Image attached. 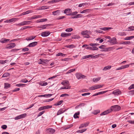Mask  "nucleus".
Masks as SVG:
<instances>
[{
  "label": "nucleus",
  "instance_id": "f257e3e1",
  "mask_svg": "<svg viewBox=\"0 0 134 134\" xmlns=\"http://www.w3.org/2000/svg\"><path fill=\"white\" fill-rule=\"evenodd\" d=\"M121 108L119 105H116L112 106L110 109L111 110V111H118L120 110Z\"/></svg>",
  "mask_w": 134,
  "mask_h": 134
},
{
  "label": "nucleus",
  "instance_id": "f03ea898",
  "mask_svg": "<svg viewBox=\"0 0 134 134\" xmlns=\"http://www.w3.org/2000/svg\"><path fill=\"white\" fill-rule=\"evenodd\" d=\"M103 86L102 85H96L94 86H92L89 88V89L91 90H95L96 89L100 88H102Z\"/></svg>",
  "mask_w": 134,
  "mask_h": 134
},
{
  "label": "nucleus",
  "instance_id": "7ed1b4c3",
  "mask_svg": "<svg viewBox=\"0 0 134 134\" xmlns=\"http://www.w3.org/2000/svg\"><path fill=\"white\" fill-rule=\"evenodd\" d=\"M108 42L110 43L112 45L115 44L117 43L116 38L115 37H113L108 41Z\"/></svg>",
  "mask_w": 134,
  "mask_h": 134
},
{
  "label": "nucleus",
  "instance_id": "20e7f679",
  "mask_svg": "<svg viewBox=\"0 0 134 134\" xmlns=\"http://www.w3.org/2000/svg\"><path fill=\"white\" fill-rule=\"evenodd\" d=\"M76 78L78 79H81L82 78H85L86 77L85 76L82 75L81 74L79 73H76L75 74Z\"/></svg>",
  "mask_w": 134,
  "mask_h": 134
},
{
  "label": "nucleus",
  "instance_id": "39448f33",
  "mask_svg": "<svg viewBox=\"0 0 134 134\" xmlns=\"http://www.w3.org/2000/svg\"><path fill=\"white\" fill-rule=\"evenodd\" d=\"M52 107L51 105H47L41 107L39 108L38 110L41 111L43 110L50 109Z\"/></svg>",
  "mask_w": 134,
  "mask_h": 134
},
{
  "label": "nucleus",
  "instance_id": "423d86ee",
  "mask_svg": "<svg viewBox=\"0 0 134 134\" xmlns=\"http://www.w3.org/2000/svg\"><path fill=\"white\" fill-rule=\"evenodd\" d=\"M51 32L48 31H46L42 32L41 34V35L42 37H45L48 36L49 35Z\"/></svg>",
  "mask_w": 134,
  "mask_h": 134
},
{
  "label": "nucleus",
  "instance_id": "0eeeda50",
  "mask_svg": "<svg viewBox=\"0 0 134 134\" xmlns=\"http://www.w3.org/2000/svg\"><path fill=\"white\" fill-rule=\"evenodd\" d=\"M88 31L87 30H85L81 32V34L83 35H84V37L86 38H89L90 36L88 35L87 34Z\"/></svg>",
  "mask_w": 134,
  "mask_h": 134
},
{
  "label": "nucleus",
  "instance_id": "6e6552de",
  "mask_svg": "<svg viewBox=\"0 0 134 134\" xmlns=\"http://www.w3.org/2000/svg\"><path fill=\"white\" fill-rule=\"evenodd\" d=\"M18 19L17 18H13L7 20L5 21L4 22L5 23H11L13 21H15Z\"/></svg>",
  "mask_w": 134,
  "mask_h": 134
},
{
  "label": "nucleus",
  "instance_id": "1a4fd4ad",
  "mask_svg": "<svg viewBox=\"0 0 134 134\" xmlns=\"http://www.w3.org/2000/svg\"><path fill=\"white\" fill-rule=\"evenodd\" d=\"M112 93L115 96H117L120 94H121V92L119 90L117 89L114 90Z\"/></svg>",
  "mask_w": 134,
  "mask_h": 134
},
{
  "label": "nucleus",
  "instance_id": "9d476101",
  "mask_svg": "<svg viewBox=\"0 0 134 134\" xmlns=\"http://www.w3.org/2000/svg\"><path fill=\"white\" fill-rule=\"evenodd\" d=\"M40 61L39 62V64H44L46 63H48L49 62V60H44L42 59H40Z\"/></svg>",
  "mask_w": 134,
  "mask_h": 134
},
{
  "label": "nucleus",
  "instance_id": "9b49d317",
  "mask_svg": "<svg viewBox=\"0 0 134 134\" xmlns=\"http://www.w3.org/2000/svg\"><path fill=\"white\" fill-rule=\"evenodd\" d=\"M37 44V42H34L29 44L27 47H34Z\"/></svg>",
  "mask_w": 134,
  "mask_h": 134
},
{
  "label": "nucleus",
  "instance_id": "f8f14e48",
  "mask_svg": "<svg viewBox=\"0 0 134 134\" xmlns=\"http://www.w3.org/2000/svg\"><path fill=\"white\" fill-rule=\"evenodd\" d=\"M111 112V110L110 109H109L107 110H106L104 112H102L100 114V115L102 116L108 114V113Z\"/></svg>",
  "mask_w": 134,
  "mask_h": 134
},
{
  "label": "nucleus",
  "instance_id": "ddd939ff",
  "mask_svg": "<svg viewBox=\"0 0 134 134\" xmlns=\"http://www.w3.org/2000/svg\"><path fill=\"white\" fill-rule=\"evenodd\" d=\"M90 123L89 122H86L84 123L83 124H82L79 126V128L80 129L82 128L83 127H86L88 126Z\"/></svg>",
  "mask_w": 134,
  "mask_h": 134
},
{
  "label": "nucleus",
  "instance_id": "4468645a",
  "mask_svg": "<svg viewBox=\"0 0 134 134\" xmlns=\"http://www.w3.org/2000/svg\"><path fill=\"white\" fill-rule=\"evenodd\" d=\"M66 110L65 109H60L58 110L57 113V115H59L63 113L64 112L66 111Z\"/></svg>",
  "mask_w": 134,
  "mask_h": 134
},
{
  "label": "nucleus",
  "instance_id": "2eb2a0df",
  "mask_svg": "<svg viewBox=\"0 0 134 134\" xmlns=\"http://www.w3.org/2000/svg\"><path fill=\"white\" fill-rule=\"evenodd\" d=\"M8 46L6 47V48L11 49L14 47L15 46V43H13L9 44Z\"/></svg>",
  "mask_w": 134,
  "mask_h": 134
},
{
  "label": "nucleus",
  "instance_id": "dca6fc26",
  "mask_svg": "<svg viewBox=\"0 0 134 134\" xmlns=\"http://www.w3.org/2000/svg\"><path fill=\"white\" fill-rule=\"evenodd\" d=\"M71 35V34L70 33H63L61 34V36L63 37H66L70 36Z\"/></svg>",
  "mask_w": 134,
  "mask_h": 134
},
{
  "label": "nucleus",
  "instance_id": "f3484780",
  "mask_svg": "<svg viewBox=\"0 0 134 134\" xmlns=\"http://www.w3.org/2000/svg\"><path fill=\"white\" fill-rule=\"evenodd\" d=\"M92 10V9H86L82 11V12H81L80 13L81 14L85 13H89Z\"/></svg>",
  "mask_w": 134,
  "mask_h": 134
},
{
  "label": "nucleus",
  "instance_id": "a211bd4d",
  "mask_svg": "<svg viewBox=\"0 0 134 134\" xmlns=\"http://www.w3.org/2000/svg\"><path fill=\"white\" fill-rule=\"evenodd\" d=\"M9 39H6L5 38H3L0 40V42L2 43H4L9 41Z\"/></svg>",
  "mask_w": 134,
  "mask_h": 134
},
{
  "label": "nucleus",
  "instance_id": "6ab92c4d",
  "mask_svg": "<svg viewBox=\"0 0 134 134\" xmlns=\"http://www.w3.org/2000/svg\"><path fill=\"white\" fill-rule=\"evenodd\" d=\"M47 131L50 133L53 134L54 133L55 131L54 129H53L49 128L47 129Z\"/></svg>",
  "mask_w": 134,
  "mask_h": 134
},
{
  "label": "nucleus",
  "instance_id": "aec40b11",
  "mask_svg": "<svg viewBox=\"0 0 134 134\" xmlns=\"http://www.w3.org/2000/svg\"><path fill=\"white\" fill-rule=\"evenodd\" d=\"M49 7H48L46 6H42L39 8L38 10H44L49 9Z\"/></svg>",
  "mask_w": 134,
  "mask_h": 134
},
{
  "label": "nucleus",
  "instance_id": "412c9836",
  "mask_svg": "<svg viewBox=\"0 0 134 134\" xmlns=\"http://www.w3.org/2000/svg\"><path fill=\"white\" fill-rule=\"evenodd\" d=\"M72 11L71 9L70 8H67L64 11V13L65 14H67L68 13H71Z\"/></svg>",
  "mask_w": 134,
  "mask_h": 134
},
{
  "label": "nucleus",
  "instance_id": "4be33fe9",
  "mask_svg": "<svg viewBox=\"0 0 134 134\" xmlns=\"http://www.w3.org/2000/svg\"><path fill=\"white\" fill-rule=\"evenodd\" d=\"M100 29L101 30H103L104 31H106L107 30H109L110 29H112V28L111 27H102L100 28Z\"/></svg>",
  "mask_w": 134,
  "mask_h": 134
},
{
  "label": "nucleus",
  "instance_id": "5701e85b",
  "mask_svg": "<svg viewBox=\"0 0 134 134\" xmlns=\"http://www.w3.org/2000/svg\"><path fill=\"white\" fill-rule=\"evenodd\" d=\"M80 114V112L78 111L77 113H76L74 115V117L75 119L76 118H79V117L78 116V115H79Z\"/></svg>",
  "mask_w": 134,
  "mask_h": 134
},
{
  "label": "nucleus",
  "instance_id": "b1692460",
  "mask_svg": "<svg viewBox=\"0 0 134 134\" xmlns=\"http://www.w3.org/2000/svg\"><path fill=\"white\" fill-rule=\"evenodd\" d=\"M36 37L35 36H32L28 37H27L26 40L27 41L31 40L34 39Z\"/></svg>",
  "mask_w": 134,
  "mask_h": 134
},
{
  "label": "nucleus",
  "instance_id": "393cba45",
  "mask_svg": "<svg viewBox=\"0 0 134 134\" xmlns=\"http://www.w3.org/2000/svg\"><path fill=\"white\" fill-rule=\"evenodd\" d=\"M100 111L99 110H94L92 112V113L93 114L95 115H96L99 113Z\"/></svg>",
  "mask_w": 134,
  "mask_h": 134
},
{
  "label": "nucleus",
  "instance_id": "a878e982",
  "mask_svg": "<svg viewBox=\"0 0 134 134\" xmlns=\"http://www.w3.org/2000/svg\"><path fill=\"white\" fill-rule=\"evenodd\" d=\"M111 66H105L103 69V71H106L110 69L111 68Z\"/></svg>",
  "mask_w": 134,
  "mask_h": 134
},
{
  "label": "nucleus",
  "instance_id": "bb28decb",
  "mask_svg": "<svg viewBox=\"0 0 134 134\" xmlns=\"http://www.w3.org/2000/svg\"><path fill=\"white\" fill-rule=\"evenodd\" d=\"M10 87V85L8 83H4V88L8 89Z\"/></svg>",
  "mask_w": 134,
  "mask_h": 134
},
{
  "label": "nucleus",
  "instance_id": "cd10ccee",
  "mask_svg": "<svg viewBox=\"0 0 134 134\" xmlns=\"http://www.w3.org/2000/svg\"><path fill=\"white\" fill-rule=\"evenodd\" d=\"M103 55V54H98L96 55H95V56H93V55L91 54V55L92 56L91 57V58H97L98 57H99V55Z\"/></svg>",
  "mask_w": 134,
  "mask_h": 134
},
{
  "label": "nucleus",
  "instance_id": "c85d7f7f",
  "mask_svg": "<svg viewBox=\"0 0 134 134\" xmlns=\"http://www.w3.org/2000/svg\"><path fill=\"white\" fill-rule=\"evenodd\" d=\"M86 130L87 129H83L82 130H80L77 131L76 132L77 133H82L86 131Z\"/></svg>",
  "mask_w": 134,
  "mask_h": 134
},
{
  "label": "nucleus",
  "instance_id": "c756f323",
  "mask_svg": "<svg viewBox=\"0 0 134 134\" xmlns=\"http://www.w3.org/2000/svg\"><path fill=\"white\" fill-rule=\"evenodd\" d=\"M100 79V77H98L96 78H93V81L94 82H96L99 81Z\"/></svg>",
  "mask_w": 134,
  "mask_h": 134
},
{
  "label": "nucleus",
  "instance_id": "7c9ffc66",
  "mask_svg": "<svg viewBox=\"0 0 134 134\" xmlns=\"http://www.w3.org/2000/svg\"><path fill=\"white\" fill-rule=\"evenodd\" d=\"M111 48V47H108L106 48H103V50H102V51H104V52H107L109 50H110V49Z\"/></svg>",
  "mask_w": 134,
  "mask_h": 134
},
{
  "label": "nucleus",
  "instance_id": "2f4dec72",
  "mask_svg": "<svg viewBox=\"0 0 134 134\" xmlns=\"http://www.w3.org/2000/svg\"><path fill=\"white\" fill-rule=\"evenodd\" d=\"M60 10H58L52 12L53 14L54 15H56L58 14L59 13Z\"/></svg>",
  "mask_w": 134,
  "mask_h": 134
},
{
  "label": "nucleus",
  "instance_id": "473e14b6",
  "mask_svg": "<svg viewBox=\"0 0 134 134\" xmlns=\"http://www.w3.org/2000/svg\"><path fill=\"white\" fill-rule=\"evenodd\" d=\"M134 38V36H132L130 37H127L124 38L125 40H129Z\"/></svg>",
  "mask_w": 134,
  "mask_h": 134
},
{
  "label": "nucleus",
  "instance_id": "72a5a7b5",
  "mask_svg": "<svg viewBox=\"0 0 134 134\" xmlns=\"http://www.w3.org/2000/svg\"><path fill=\"white\" fill-rule=\"evenodd\" d=\"M72 38L74 39H78L80 38L79 36L77 35H75L72 36Z\"/></svg>",
  "mask_w": 134,
  "mask_h": 134
},
{
  "label": "nucleus",
  "instance_id": "f704fd0d",
  "mask_svg": "<svg viewBox=\"0 0 134 134\" xmlns=\"http://www.w3.org/2000/svg\"><path fill=\"white\" fill-rule=\"evenodd\" d=\"M10 75V74L9 73L7 72L4 74L2 75V77H8Z\"/></svg>",
  "mask_w": 134,
  "mask_h": 134
},
{
  "label": "nucleus",
  "instance_id": "c9c22d12",
  "mask_svg": "<svg viewBox=\"0 0 134 134\" xmlns=\"http://www.w3.org/2000/svg\"><path fill=\"white\" fill-rule=\"evenodd\" d=\"M134 28V26H130L129 27V29L126 30L127 31H132L134 30L133 28Z\"/></svg>",
  "mask_w": 134,
  "mask_h": 134
},
{
  "label": "nucleus",
  "instance_id": "e433bc0d",
  "mask_svg": "<svg viewBox=\"0 0 134 134\" xmlns=\"http://www.w3.org/2000/svg\"><path fill=\"white\" fill-rule=\"evenodd\" d=\"M63 102V101L62 100H60L57 103L55 104L54 105H61L62 103Z\"/></svg>",
  "mask_w": 134,
  "mask_h": 134
},
{
  "label": "nucleus",
  "instance_id": "4c0bfd02",
  "mask_svg": "<svg viewBox=\"0 0 134 134\" xmlns=\"http://www.w3.org/2000/svg\"><path fill=\"white\" fill-rule=\"evenodd\" d=\"M65 55H66L65 54H63L61 53H59L56 55V56H64Z\"/></svg>",
  "mask_w": 134,
  "mask_h": 134
},
{
  "label": "nucleus",
  "instance_id": "58836bf2",
  "mask_svg": "<svg viewBox=\"0 0 134 134\" xmlns=\"http://www.w3.org/2000/svg\"><path fill=\"white\" fill-rule=\"evenodd\" d=\"M85 105V104L84 103H81L79 105H77L75 107V109H77L80 106H83Z\"/></svg>",
  "mask_w": 134,
  "mask_h": 134
},
{
  "label": "nucleus",
  "instance_id": "ea45409f",
  "mask_svg": "<svg viewBox=\"0 0 134 134\" xmlns=\"http://www.w3.org/2000/svg\"><path fill=\"white\" fill-rule=\"evenodd\" d=\"M66 47L70 48H75V46L73 44H71L67 46Z\"/></svg>",
  "mask_w": 134,
  "mask_h": 134
},
{
  "label": "nucleus",
  "instance_id": "a19ab883",
  "mask_svg": "<svg viewBox=\"0 0 134 134\" xmlns=\"http://www.w3.org/2000/svg\"><path fill=\"white\" fill-rule=\"evenodd\" d=\"M70 87L69 86H67L66 87H62L60 88V89H70Z\"/></svg>",
  "mask_w": 134,
  "mask_h": 134
},
{
  "label": "nucleus",
  "instance_id": "79ce46f5",
  "mask_svg": "<svg viewBox=\"0 0 134 134\" xmlns=\"http://www.w3.org/2000/svg\"><path fill=\"white\" fill-rule=\"evenodd\" d=\"M32 11L31 10H29L26 11V12H23V13L24 15H25L28 14L30 13H32Z\"/></svg>",
  "mask_w": 134,
  "mask_h": 134
},
{
  "label": "nucleus",
  "instance_id": "37998d69",
  "mask_svg": "<svg viewBox=\"0 0 134 134\" xmlns=\"http://www.w3.org/2000/svg\"><path fill=\"white\" fill-rule=\"evenodd\" d=\"M21 119L25 117L26 116V113H24L20 115Z\"/></svg>",
  "mask_w": 134,
  "mask_h": 134
},
{
  "label": "nucleus",
  "instance_id": "c03bdc74",
  "mask_svg": "<svg viewBox=\"0 0 134 134\" xmlns=\"http://www.w3.org/2000/svg\"><path fill=\"white\" fill-rule=\"evenodd\" d=\"M73 30L72 28H70L66 29L65 30V31L68 32H70L72 31Z\"/></svg>",
  "mask_w": 134,
  "mask_h": 134
},
{
  "label": "nucleus",
  "instance_id": "a18cd8bd",
  "mask_svg": "<svg viewBox=\"0 0 134 134\" xmlns=\"http://www.w3.org/2000/svg\"><path fill=\"white\" fill-rule=\"evenodd\" d=\"M44 112H45V111H43L40 112L37 115V117H39V116H41Z\"/></svg>",
  "mask_w": 134,
  "mask_h": 134
},
{
  "label": "nucleus",
  "instance_id": "49530a36",
  "mask_svg": "<svg viewBox=\"0 0 134 134\" xmlns=\"http://www.w3.org/2000/svg\"><path fill=\"white\" fill-rule=\"evenodd\" d=\"M7 61V60H5L4 61L3 60H0V64H4L6 63Z\"/></svg>",
  "mask_w": 134,
  "mask_h": 134
},
{
  "label": "nucleus",
  "instance_id": "de8ad7c7",
  "mask_svg": "<svg viewBox=\"0 0 134 134\" xmlns=\"http://www.w3.org/2000/svg\"><path fill=\"white\" fill-rule=\"evenodd\" d=\"M123 69L127 68L129 66V65L128 64H126L123 66H122Z\"/></svg>",
  "mask_w": 134,
  "mask_h": 134
},
{
  "label": "nucleus",
  "instance_id": "09e8293b",
  "mask_svg": "<svg viewBox=\"0 0 134 134\" xmlns=\"http://www.w3.org/2000/svg\"><path fill=\"white\" fill-rule=\"evenodd\" d=\"M99 45V44L98 43H91L90 44V45L92 46H97Z\"/></svg>",
  "mask_w": 134,
  "mask_h": 134
},
{
  "label": "nucleus",
  "instance_id": "8fccbe9b",
  "mask_svg": "<svg viewBox=\"0 0 134 134\" xmlns=\"http://www.w3.org/2000/svg\"><path fill=\"white\" fill-rule=\"evenodd\" d=\"M107 91H102V92H98V93L99 95L102 94H104V93H106Z\"/></svg>",
  "mask_w": 134,
  "mask_h": 134
},
{
  "label": "nucleus",
  "instance_id": "3c124183",
  "mask_svg": "<svg viewBox=\"0 0 134 134\" xmlns=\"http://www.w3.org/2000/svg\"><path fill=\"white\" fill-rule=\"evenodd\" d=\"M16 85L18 87H20V86H25V84H22V83H20V84H17Z\"/></svg>",
  "mask_w": 134,
  "mask_h": 134
},
{
  "label": "nucleus",
  "instance_id": "603ef678",
  "mask_svg": "<svg viewBox=\"0 0 134 134\" xmlns=\"http://www.w3.org/2000/svg\"><path fill=\"white\" fill-rule=\"evenodd\" d=\"M20 26H23L26 25L25 21H24L20 23Z\"/></svg>",
  "mask_w": 134,
  "mask_h": 134
},
{
  "label": "nucleus",
  "instance_id": "864d4df0",
  "mask_svg": "<svg viewBox=\"0 0 134 134\" xmlns=\"http://www.w3.org/2000/svg\"><path fill=\"white\" fill-rule=\"evenodd\" d=\"M134 88V84L131 85L129 88V89L130 90Z\"/></svg>",
  "mask_w": 134,
  "mask_h": 134
},
{
  "label": "nucleus",
  "instance_id": "5fc2aeb1",
  "mask_svg": "<svg viewBox=\"0 0 134 134\" xmlns=\"http://www.w3.org/2000/svg\"><path fill=\"white\" fill-rule=\"evenodd\" d=\"M65 16H59L57 18V20H60L62 19H64L65 18Z\"/></svg>",
  "mask_w": 134,
  "mask_h": 134
},
{
  "label": "nucleus",
  "instance_id": "6e6d98bb",
  "mask_svg": "<svg viewBox=\"0 0 134 134\" xmlns=\"http://www.w3.org/2000/svg\"><path fill=\"white\" fill-rule=\"evenodd\" d=\"M41 22L46 21L47 20V19H42L40 20Z\"/></svg>",
  "mask_w": 134,
  "mask_h": 134
},
{
  "label": "nucleus",
  "instance_id": "4d7b16f0",
  "mask_svg": "<svg viewBox=\"0 0 134 134\" xmlns=\"http://www.w3.org/2000/svg\"><path fill=\"white\" fill-rule=\"evenodd\" d=\"M70 59V58H65V59H62V61H68Z\"/></svg>",
  "mask_w": 134,
  "mask_h": 134
},
{
  "label": "nucleus",
  "instance_id": "13d9d810",
  "mask_svg": "<svg viewBox=\"0 0 134 134\" xmlns=\"http://www.w3.org/2000/svg\"><path fill=\"white\" fill-rule=\"evenodd\" d=\"M7 127V126L6 125H2L1 126V128L3 129H6Z\"/></svg>",
  "mask_w": 134,
  "mask_h": 134
},
{
  "label": "nucleus",
  "instance_id": "bf43d9fd",
  "mask_svg": "<svg viewBox=\"0 0 134 134\" xmlns=\"http://www.w3.org/2000/svg\"><path fill=\"white\" fill-rule=\"evenodd\" d=\"M130 94L131 95L134 94V90L130 91L129 92Z\"/></svg>",
  "mask_w": 134,
  "mask_h": 134
},
{
  "label": "nucleus",
  "instance_id": "052dcab7",
  "mask_svg": "<svg viewBox=\"0 0 134 134\" xmlns=\"http://www.w3.org/2000/svg\"><path fill=\"white\" fill-rule=\"evenodd\" d=\"M20 49H13L11 50V52H17L18 50H19Z\"/></svg>",
  "mask_w": 134,
  "mask_h": 134
},
{
  "label": "nucleus",
  "instance_id": "680f3d73",
  "mask_svg": "<svg viewBox=\"0 0 134 134\" xmlns=\"http://www.w3.org/2000/svg\"><path fill=\"white\" fill-rule=\"evenodd\" d=\"M29 50V48H24L22 49V51L24 52L27 51Z\"/></svg>",
  "mask_w": 134,
  "mask_h": 134
},
{
  "label": "nucleus",
  "instance_id": "e2e57ef3",
  "mask_svg": "<svg viewBox=\"0 0 134 134\" xmlns=\"http://www.w3.org/2000/svg\"><path fill=\"white\" fill-rule=\"evenodd\" d=\"M39 28H42L43 29H44L46 28V27H45V25H42L40 26L39 27Z\"/></svg>",
  "mask_w": 134,
  "mask_h": 134
},
{
  "label": "nucleus",
  "instance_id": "0e129e2a",
  "mask_svg": "<svg viewBox=\"0 0 134 134\" xmlns=\"http://www.w3.org/2000/svg\"><path fill=\"white\" fill-rule=\"evenodd\" d=\"M20 119H21L20 115L15 117L14 118V119L15 120H18Z\"/></svg>",
  "mask_w": 134,
  "mask_h": 134
},
{
  "label": "nucleus",
  "instance_id": "69168bd1",
  "mask_svg": "<svg viewBox=\"0 0 134 134\" xmlns=\"http://www.w3.org/2000/svg\"><path fill=\"white\" fill-rule=\"evenodd\" d=\"M69 95L68 94H64L61 95L60 96V97H64L65 96H68Z\"/></svg>",
  "mask_w": 134,
  "mask_h": 134
},
{
  "label": "nucleus",
  "instance_id": "338daca9",
  "mask_svg": "<svg viewBox=\"0 0 134 134\" xmlns=\"http://www.w3.org/2000/svg\"><path fill=\"white\" fill-rule=\"evenodd\" d=\"M31 22V21H25L26 25L30 24Z\"/></svg>",
  "mask_w": 134,
  "mask_h": 134
},
{
  "label": "nucleus",
  "instance_id": "774afa93",
  "mask_svg": "<svg viewBox=\"0 0 134 134\" xmlns=\"http://www.w3.org/2000/svg\"><path fill=\"white\" fill-rule=\"evenodd\" d=\"M96 32H98L99 33H102L103 32V31H102L101 30H96Z\"/></svg>",
  "mask_w": 134,
  "mask_h": 134
}]
</instances>
